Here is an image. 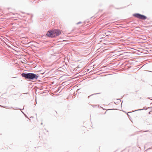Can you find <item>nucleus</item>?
<instances>
[{
	"label": "nucleus",
	"mask_w": 152,
	"mask_h": 152,
	"mask_svg": "<svg viewBox=\"0 0 152 152\" xmlns=\"http://www.w3.org/2000/svg\"><path fill=\"white\" fill-rule=\"evenodd\" d=\"M82 23V22H81L80 21V22H78L77 23V24L78 25L80 23Z\"/></svg>",
	"instance_id": "39448f33"
},
{
	"label": "nucleus",
	"mask_w": 152,
	"mask_h": 152,
	"mask_svg": "<svg viewBox=\"0 0 152 152\" xmlns=\"http://www.w3.org/2000/svg\"><path fill=\"white\" fill-rule=\"evenodd\" d=\"M108 32H111L109 31Z\"/></svg>",
	"instance_id": "ddd939ff"
},
{
	"label": "nucleus",
	"mask_w": 152,
	"mask_h": 152,
	"mask_svg": "<svg viewBox=\"0 0 152 152\" xmlns=\"http://www.w3.org/2000/svg\"><path fill=\"white\" fill-rule=\"evenodd\" d=\"M133 16L139 19H142L143 20H145L147 18L146 16L139 13H136L133 14Z\"/></svg>",
	"instance_id": "7ed1b4c3"
},
{
	"label": "nucleus",
	"mask_w": 152,
	"mask_h": 152,
	"mask_svg": "<svg viewBox=\"0 0 152 152\" xmlns=\"http://www.w3.org/2000/svg\"><path fill=\"white\" fill-rule=\"evenodd\" d=\"M61 87H59L58 88L57 90V91L58 92L61 89Z\"/></svg>",
	"instance_id": "20e7f679"
},
{
	"label": "nucleus",
	"mask_w": 152,
	"mask_h": 152,
	"mask_svg": "<svg viewBox=\"0 0 152 152\" xmlns=\"http://www.w3.org/2000/svg\"><path fill=\"white\" fill-rule=\"evenodd\" d=\"M41 124H42V123Z\"/></svg>",
	"instance_id": "f8f14e48"
},
{
	"label": "nucleus",
	"mask_w": 152,
	"mask_h": 152,
	"mask_svg": "<svg viewBox=\"0 0 152 152\" xmlns=\"http://www.w3.org/2000/svg\"><path fill=\"white\" fill-rule=\"evenodd\" d=\"M0 106H1V105H0Z\"/></svg>",
	"instance_id": "4468645a"
},
{
	"label": "nucleus",
	"mask_w": 152,
	"mask_h": 152,
	"mask_svg": "<svg viewBox=\"0 0 152 152\" xmlns=\"http://www.w3.org/2000/svg\"><path fill=\"white\" fill-rule=\"evenodd\" d=\"M21 76L26 79L32 80L37 79L39 77V76L33 73H22Z\"/></svg>",
	"instance_id": "f03ea898"
},
{
	"label": "nucleus",
	"mask_w": 152,
	"mask_h": 152,
	"mask_svg": "<svg viewBox=\"0 0 152 152\" xmlns=\"http://www.w3.org/2000/svg\"><path fill=\"white\" fill-rule=\"evenodd\" d=\"M21 112H22V113H23L24 115H25V117H27V116H26V115H25V114L24 113H23V112H22V111H21Z\"/></svg>",
	"instance_id": "0eeeda50"
},
{
	"label": "nucleus",
	"mask_w": 152,
	"mask_h": 152,
	"mask_svg": "<svg viewBox=\"0 0 152 152\" xmlns=\"http://www.w3.org/2000/svg\"><path fill=\"white\" fill-rule=\"evenodd\" d=\"M149 131V130H146L145 131V132H148Z\"/></svg>",
	"instance_id": "9b49d317"
},
{
	"label": "nucleus",
	"mask_w": 152,
	"mask_h": 152,
	"mask_svg": "<svg viewBox=\"0 0 152 152\" xmlns=\"http://www.w3.org/2000/svg\"><path fill=\"white\" fill-rule=\"evenodd\" d=\"M143 110V109H140L136 110L134 111H139V110Z\"/></svg>",
	"instance_id": "423d86ee"
},
{
	"label": "nucleus",
	"mask_w": 152,
	"mask_h": 152,
	"mask_svg": "<svg viewBox=\"0 0 152 152\" xmlns=\"http://www.w3.org/2000/svg\"><path fill=\"white\" fill-rule=\"evenodd\" d=\"M152 149V148H148V149H147L146 151H147L149 149Z\"/></svg>",
	"instance_id": "1a4fd4ad"
},
{
	"label": "nucleus",
	"mask_w": 152,
	"mask_h": 152,
	"mask_svg": "<svg viewBox=\"0 0 152 152\" xmlns=\"http://www.w3.org/2000/svg\"><path fill=\"white\" fill-rule=\"evenodd\" d=\"M61 33L60 30L58 29H55L48 31L46 35L49 37L53 38L59 35Z\"/></svg>",
	"instance_id": "f257e3e1"
},
{
	"label": "nucleus",
	"mask_w": 152,
	"mask_h": 152,
	"mask_svg": "<svg viewBox=\"0 0 152 152\" xmlns=\"http://www.w3.org/2000/svg\"><path fill=\"white\" fill-rule=\"evenodd\" d=\"M98 94V93H97V94H92L91 95H90V96H88V97H89L90 96H91L93 95H94V94Z\"/></svg>",
	"instance_id": "6e6552de"
},
{
	"label": "nucleus",
	"mask_w": 152,
	"mask_h": 152,
	"mask_svg": "<svg viewBox=\"0 0 152 152\" xmlns=\"http://www.w3.org/2000/svg\"><path fill=\"white\" fill-rule=\"evenodd\" d=\"M16 109H20V110H21V109H19V108H17Z\"/></svg>",
	"instance_id": "9d476101"
}]
</instances>
